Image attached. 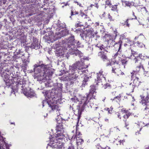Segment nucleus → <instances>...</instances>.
Segmentation results:
<instances>
[{
  "label": "nucleus",
  "mask_w": 149,
  "mask_h": 149,
  "mask_svg": "<svg viewBox=\"0 0 149 149\" xmlns=\"http://www.w3.org/2000/svg\"><path fill=\"white\" fill-rule=\"evenodd\" d=\"M58 124L57 125L54 137H50V141L48 144L49 146L54 148H61L62 147V139L65 137L63 134L64 132L63 123L61 120H56Z\"/></svg>",
  "instance_id": "f257e3e1"
},
{
  "label": "nucleus",
  "mask_w": 149,
  "mask_h": 149,
  "mask_svg": "<svg viewBox=\"0 0 149 149\" xmlns=\"http://www.w3.org/2000/svg\"><path fill=\"white\" fill-rule=\"evenodd\" d=\"M141 54H139L138 56L135 57L134 58L135 63L137 66L135 70L131 73L132 74L131 77L132 79H134V76L135 74L139 72L141 69L144 70L143 65L142 64V61L141 59Z\"/></svg>",
  "instance_id": "f03ea898"
},
{
  "label": "nucleus",
  "mask_w": 149,
  "mask_h": 149,
  "mask_svg": "<svg viewBox=\"0 0 149 149\" xmlns=\"http://www.w3.org/2000/svg\"><path fill=\"white\" fill-rule=\"evenodd\" d=\"M34 67L35 68H34L35 71H36L37 69H41V70L42 71V70L43 71V72L42 73L44 74H47L46 72H45V70H46L47 72H48L47 71L48 70L47 69V66L46 65H45L44 64H42L41 65H39V66H37V65H34Z\"/></svg>",
  "instance_id": "7ed1b4c3"
},
{
  "label": "nucleus",
  "mask_w": 149,
  "mask_h": 149,
  "mask_svg": "<svg viewBox=\"0 0 149 149\" xmlns=\"http://www.w3.org/2000/svg\"><path fill=\"white\" fill-rule=\"evenodd\" d=\"M140 81L138 77H136L134 79L133 82L131 83L130 85H132V91H133L134 89L136 86H138L140 84Z\"/></svg>",
  "instance_id": "20e7f679"
},
{
  "label": "nucleus",
  "mask_w": 149,
  "mask_h": 149,
  "mask_svg": "<svg viewBox=\"0 0 149 149\" xmlns=\"http://www.w3.org/2000/svg\"><path fill=\"white\" fill-rule=\"evenodd\" d=\"M141 100V103L144 106H149V96H143Z\"/></svg>",
  "instance_id": "39448f33"
},
{
  "label": "nucleus",
  "mask_w": 149,
  "mask_h": 149,
  "mask_svg": "<svg viewBox=\"0 0 149 149\" xmlns=\"http://www.w3.org/2000/svg\"><path fill=\"white\" fill-rule=\"evenodd\" d=\"M24 94L27 97H31L35 95V93L33 91L31 88H29L28 90H27V91Z\"/></svg>",
  "instance_id": "423d86ee"
},
{
  "label": "nucleus",
  "mask_w": 149,
  "mask_h": 149,
  "mask_svg": "<svg viewBox=\"0 0 149 149\" xmlns=\"http://www.w3.org/2000/svg\"><path fill=\"white\" fill-rule=\"evenodd\" d=\"M102 73L103 71L101 70L99 73H97V79H95V80L97 84L100 82L102 78L103 77L104 78V77H103V76L102 74Z\"/></svg>",
  "instance_id": "0eeeda50"
},
{
  "label": "nucleus",
  "mask_w": 149,
  "mask_h": 149,
  "mask_svg": "<svg viewBox=\"0 0 149 149\" xmlns=\"http://www.w3.org/2000/svg\"><path fill=\"white\" fill-rule=\"evenodd\" d=\"M138 38L139 40H144L145 39V38L142 34H140L139 36H136L134 39L136 40Z\"/></svg>",
  "instance_id": "6e6552de"
},
{
  "label": "nucleus",
  "mask_w": 149,
  "mask_h": 149,
  "mask_svg": "<svg viewBox=\"0 0 149 149\" xmlns=\"http://www.w3.org/2000/svg\"><path fill=\"white\" fill-rule=\"evenodd\" d=\"M83 142V140L79 136L77 137V143L78 145L81 144Z\"/></svg>",
  "instance_id": "1a4fd4ad"
},
{
  "label": "nucleus",
  "mask_w": 149,
  "mask_h": 149,
  "mask_svg": "<svg viewBox=\"0 0 149 149\" xmlns=\"http://www.w3.org/2000/svg\"><path fill=\"white\" fill-rule=\"evenodd\" d=\"M131 114L130 113H127V114H126L125 115H124L123 118H124V119L123 120L126 122V119L128 118V117L130 116V115Z\"/></svg>",
  "instance_id": "9d476101"
},
{
  "label": "nucleus",
  "mask_w": 149,
  "mask_h": 149,
  "mask_svg": "<svg viewBox=\"0 0 149 149\" xmlns=\"http://www.w3.org/2000/svg\"><path fill=\"white\" fill-rule=\"evenodd\" d=\"M108 18L110 21H113L116 19V18L111 16L110 14H108Z\"/></svg>",
  "instance_id": "9b49d317"
},
{
  "label": "nucleus",
  "mask_w": 149,
  "mask_h": 149,
  "mask_svg": "<svg viewBox=\"0 0 149 149\" xmlns=\"http://www.w3.org/2000/svg\"><path fill=\"white\" fill-rule=\"evenodd\" d=\"M102 54L101 56V57L104 61L106 59H107V56L105 54H104L103 53L102 54V52H100L99 53V55H100V54Z\"/></svg>",
  "instance_id": "f8f14e48"
},
{
  "label": "nucleus",
  "mask_w": 149,
  "mask_h": 149,
  "mask_svg": "<svg viewBox=\"0 0 149 149\" xmlns=\"http://www.w3.org/2000/svg\"><path fill=\"white\" fill-rule=\"evenodd\" d=\"M145 112L147 114L148 116V115L149 116V106H146L145 108Z\"/></svg>",
  "instance_id": "ddd939ff"
},
{
  "label": "nucleus",
  "mask_w": 149,
  "mask_h": 149,
  "mask_svg": "<svg viewBox=\"0 0 149 149\" xmlns=\"http://www.w3.org/2000/svg\"><path fill=\"white\" fill-rule=\"evenodd\" d=\"M51 108L53 110H55L56 109L57 110H59V108L58 106L56 105H53L51 107Z\"/></svg>",
  "instance_id": "4468645a"
},
{
  "label": "nucleus",
  "mask_w": 149,
  "mask_h": 149,
  "mask_svg": "<svg viewBox=\"0 0 149 149\" xmlns=\"http://www.w3.org/2000/svg\"><path fill=\"white\" fill-rule=\"evenodd\" d=\"M125 5L128 6H130L131 5V3H130L129 2L126 1L125 2Z\"/></svg>",
  "instance_id": "2eb2a0df"
},
{
  "label": "nucleus",
  "mask_w": 149,
  "mask_h": 149,
  "mask_svg": "<svg viewBox=\"0 0 149 149\" xmlns=\"http://www.w3.org/2000/svg\"><path fill=\"white\" fill-rule=\"evenodd\" d=\"M121 97V95H119L115 97L114 98V100H115L116 99H117L118 100H120Z\"/></svg>",
  "instance_id": "dca6fc26"
},
{
  "label": "nucleus",
  "mask_w": 149,
  "mask_h": 149,
  "mask_svg": "<svg viewBox=\"0 0 149 149\" xmlns=\"http://www.w3.org/2000/svg\"><path fill=\"white\" fill-rule=\"evenodd\" d=\"M128 19H127L126 21L125 22L124 24V25H126L128 27H129L130 26V24H128Z\"/></svg>",
  "instance_id": "f3484780"
},
{
  "label": "nucleus",
  "mask_w": 149,
  "mask_h": 149,
  "mask_svg": "<svg viewBox=\"0 0 149 149\" xmlns=\"http://www.w3.org/2000/svg\"><path fill=\"white\" fill-rule=\"evenodd\" d=\"M138 46L139 47H143V45L142 43H139V42H137Z\"/></svg>",
  "instance_id": "a211bd4d"
},
{
  "label": "nucleus",
  "mask_w": 149,
  "mask_h": 149,
  "mask_svg": "<svg viewBox=\"0 0 149 149\" xmlns=\"http://www.w3.org/2000/svg\"><path fill=\"white\" fill-rule=\"evenodd\" d=\"M119 142L120 145L122 144L123 145L124 143L125 142V140H120V141H119Z\"/></svg>",
  "instance_id": "6ab92c4d"
},
{
  "label": "nucleus",
  "mask_w": 149,
  "mask_h": 149,
  "mask_svg": "<svg viewBox=\"0 0 149 149\" xmlns=\"http://www.w3.org/2000/svg\"><path fill=\"white\" fill-rule=\"evenodd\" d=\"M80 15L81 16V17H84V18H86V15H85L84 13H81L80 14Z\"/></svg>",
  "instance_id": "aec40b11"
},
{
  "label": "nucleus",
  "mask_w": 149,
  "mask_h": 149,
  "mask_svg": "<svg viewBox=\"0 0 149 149\" xmlns=\"http://www.w3.org/2000/svg\"><path fill=\"white\" fill-rule=\"evenodd\" d=\"M105 12H103V13L102 14H101L100 15V17L102 18L103 17H105Z\"/></svg>",
  "instance_id": "412c9836"
},
{
  "label": "nucleus",
  "mask_w": 149,
  "mask_h": 149,
  "mask_svg": "<svg viewBox=\"0 0 149 149\" xmlns=\"http://www.w3.org/2000/svg\"><path fill=\"white\" fill-rule=\"evenodd\" d=\"M88 67L87 66H86V67H83V66H80L79 68V70H82L84 68H87Z\"/></svg>",
  "instance_id": "4be33fe9"
},
{
  "label": "nucleus",
  "mask_w": 149,
  "mask_h": 149,
  "mask_svg": "<svg viewBox=\"0 0 149 149\" xmlns=\"http://www.w3.org/2000/svg\"><path fill=\"white\" fill-rule=\"evenodd\" d=\"M129 125V123L128 122H125V127H126L127 129H129V127H127Z\"/></svg>",
  "instance_id": "5701e85b"
},
{
  "label": "nucleus",
  "mask_w": 149,
  "mask_h": 149,
  "mask_svg": "<svg viewBox=\"0 0 149 149\" xmlns=\"http://www.w3.org/2000/svg\"><path fill=\"white\" fill-rule=\"evenodd\" d=\"M74 2L75 3H77L78 5H79V6L81 7H83L81 3L77 2V1H74Z\"/></svg>",
  "instance_id": "b1692460"
},
{
  "label": "nucleus",
  "mask_w": 149,
  "mask_h": 149,
  "mask_svg": "<svg viewBox=\"0 0 149 149\" xmlns=\"http://www.w3.org/2000/svg\"><path fill=\"white\" fill-rule=\"evenodd\" d=\"M106 4L107 5H109L110 4V0H106L105 1Z\"/></svg>",
  "instance_id": "393cba45"
},
{
  "label": "nucleus",
  "mask_w": 149,
  "mask_h": 149,
  "mask_svg": "<svg viewBox=\"0 0 149 149\" xmlns=\"http://www.w3.org/2000/svg\"><path fill=\"white\" fill-rule=\"evenodd\" d=\"M117 116H118V118H119L120 119V118H121L120 114V113H119L118 112V113H117Z\"/></svg>",
  "instance_id": "a878e982"
},
{
  "label": "nucleus",
  "mask_w": 149,
  "mask_h": 149,
  "mask_svg": "<svg viewBox=\"0 0 149 149\" xmlns=\"http://www.w3.org/2000/svg\"><path fill=\"white\" fill-rule=\"evenodd\" d=\"M107 110L108 111L109 113H111L112 111L109 108H107Z\"/></svg>",
  "instance_id": "bb28decb"
},
{
  "label": "nucleus",
  "mask_w": 149,
  "mask_h": 149,
  "mask_svg": "<svg viewBox=\"0 0 149 149\" xmlns=\"http://www.w3.org/2000/svg\"><path fill=\"white\" fill-rule=\"evenodd\" d=\"M80 134V132L78 133V134H77V133H76V135L74 137V138H75V137L77 136V137H78V136Z\"/></svg>",
  "instance_id": "cd10ccee"
},
{
  "label": "nucleus",
  "mask_w": 149,
  "mask_h": 149,
  "mask_svg": "<svg viewBox=\"0 0 149 149\" xmlns=\"http://www.w3.org/2000/svg\"><path fill=\"white\" fill-rule=\"evenodd\" d=\"M47 103V102L46 101H43V102H42V105H43V107L44 106V103Z\"/></svg>",
  "instance_id": "c85d7f7f"
},
{
  "label": "nucleus",
  "mask_w": 149,
  "mask_h": 149,
  "mask_svg": "<svg viewBox=\"0 0 149 149\" xmlns=\"http://www.w3.org/2000/svg\"><path fill=\"white\" fill-rule=\"evenodd\" d=\"M104 149H110V148L109 147L107 146L104 148Z\"/></svg>",
  "instance_id": "c756f323"
},
{
  "label": "nucleus",
  "mask_w": 149,
  "mask_h": 149,
  "mask_svg": "<svg viewBox=\"0 0 149 149\" xmlns=\"http://www.w3.org/2000/svg\"><path fill=\"white\" fill-rule=\"evenodd\" d=\"M65 4V6H66L67 5H68V2H67L66 3H61V4Z\"/></svg>",
  "instance_id": "7c9ffc66"
},
{
  "label": "nucleus",
  "mask_w": 149,
  "mask_h": 149,
  "mask_svg": "<svg viewBox=\"0 0 149 149\" xmlns=\"http://www.w3.org/2000/svg\"><path fill=\"white\" fill-rule=\"evenodd\" d=\"M115 68H113L112 70V71L113 72H115Z\"/></svg>",
  "instance_id": "2f4dec72"
},
{
  "label": "nucleus",
  "mask_w": 149,
  "mask_h": 149,
  "mask_svg": "<svg viewBox=\"0 0 149 149\" xmlns=\"http://www.w3.org/2000/svg\"><path fill=\"white\" fill-rule=\"evenodd\" d=\"M95 24H96V25H97V26H98L99 25V23L98 22H96Z\"/></svg>",
  "instance_id": "473e14b6"
},
{
  "label": "nucleus",
  "mask_w": 149,
  "mask_h": 149,
  "mask_svg": "<svg viewBox=\"0 0 149 149\" xmlns=\"http://www.w3.org/2000/svg\"><path fill=\"white\" fill-rule=\"evenodd\" d=\"M105 121H106V122H108V121H109V120L108 119H105Z\"/></svg>",
  "instance_id": "72a5a7b5"
},
{
  "label": "nucleus",
  "mask_w": 149,
  "mask_h": 149,
  "mask_svg": "<svg viewBox=\"0 0 149 149\" xmlns=\"http://www.w3.org/2000/svg\"><path fill=\"white\" fill-rule=\"evenodd\" d=\"M3 1V4H5V0H2Z\"/></svg>",
  "instance_id": "f704fd0d"
},
{
  "label": "nucleus",
  "mask_w": 149,
  "mask_h": 149,
  "mask_svg": "<svg viewBox=\"0 0 149 149\" xmlns=\"http://www.w3.org/2000/svg\"><path fill=\"white\" fill-rule=\"evenodd\" d=\"M123 111L125 112V113H127V111L125 110H123Z\"/></svg>",
  "instance_id": "c9c22d12"
},
{
  "label": "nucleus",
  "mask_w": 149,
  "mask_h": 149,
  "mask_svg": "<svg viewBox=\"0 0 149 149\" xmlns=\"http://www.w3.org/2000/svg\"><path fill=\"white\" fill-rule=\"evenodd\" d=\"M95 7L97 8H98V6L97 4H96Z\"/></svg>",
  "instance_id": "e433bc0d"
},
{
  "label": "nucleus",
  "mask_w": 149,
  "mask_h": 149,
  "mask_svg": "<svg viewBox=\"0 0 149 149\" xmlns=\"http://www.w3.org/2000/svg\"><path fill=\"white\" fill-rule=\"evenodd\" d=\"M12 93H13L14 94H15V92L13 90L12 91Z\"/></svg>",
  "instance_id": "4c0bfd02"
},
{
  "label": "nucleus",
  "mask_w": 149,
  "mask_h": 149,
  "mask_svg": "<svg viewBox=\"0 0 149 149\" xmlns=\"http://www.w3.org/2000/svg\"><path fill=\"white\" fill-rule=\"evenodd\" d=\"M130 87L132 89V85H130Z\"/></svg>",
  "instance_id": "58836bf2"
},
{
  "label": "nucleus",
  "mask_w": 149,
  "mask_h": 149,
  "mask_svg": "<svg viewBox=\"0 0 149 149\" xmlns=\"http://www.w3.org/2000/svg\"><path fill=\"white\" fill-rule=\"evenodd\" d=\"M134 55H133V56H132V55H131V57H130V58H131L132 59V58H133V57H134Z\"/></svg>",
  "instance_id": "ea45409f"
},
{
  "label": "nucleus",
  "mask_w": 149,
  "mask_h": 149,
  "mask_svg": "<svg viewBox=\"0 0 149 149\" xmlns=\"http://www.w3.org/2000/svg\"><path fill=\"white\" fill-rule=\"evenodd\" d=\"M127 149H134V148H127Z\"/></svg>",
  "instance_id": "a19ab883"
},
{
  "label": "nucleus",
  "mask_w": 149,
  "mask_h": 149,
  "mask_svg": "<svg viewBox=\"0 0 149 149\" xmlns=\"http://www.w3.org/2000/svg\"><path fill=\"white\" fill-rule=\"evenodd\" d=\"M110 109L112 111L113 109V108H112V107H111L110 108Z\"/></svg>",
  "instance_id": "79ce46f5"
},
{
  "label": "nucleus",
  "mask_w": 149,
  "mask_h": 149,
  "mask_svg": "<svg viewBox=\"0 0 149 149\" xmlns=\"http://www.w3.org/2000/svg\"><path fill=\"white\" fill-rule=\"evenodd\" d=\"M94 5H92V4H91V5H90V7H92Z\"/></svg>",
  "instance_id": "37998d69"
},
{
  "label": "nucleus",
  "mask_w": 149,
  "mask_h": 149,
  "mask_svg": "<svg viewBox=\"0 0 149 149\" xmlns=\"http://www.w3.org/2000/svg\"><path fill=\"white\" fill-rule=\"evenodd\" d=\"M116 129L117 130H118V131H119L120 130H119V129L118 128H117Z\"/></svg>",
  "instance_id": "c03bdc74"
},
{
  "label": "nucleus",
  "mask_w": 149,
  "mask_h": 149,
  "mask_svg": "<svg viewBox=\"0 0 149 149\" xmlns=\"http://www.w3.org/2000/svg\"><path fill=\"white\" fill-rule=\"evenodd\" d=\"M73 12L72 11L71 12V15H73Z\"/></svg>",
  "instance_id": "a18cd8bd"
},
{
  "label": "nucleus",
  "mask_w": 149,
  "mask_h": 149,
  "mask_svg": "<svg viewBox=\"0 0 149 149\" xmlns=\"http://www.w3.org/2000/svg\"><path fill=\"white\" fill-rule=\"evenodd\" d=\"M121 47V44H120V46H119V48L120 49V48Z\"/></svg>",
  "instance_id": "49530a36"
},
{
  "label": "nucleus",
  "mask_w": 149,
  "mask_h": 149,
  "mask_svg": "<svg viewBox=\"0 0 149 149\" xmlns=\"http://www.w3.org/2000/svg\"><path fill=\"white\" fill-rule=\"evenodd\" d=\"M76 14H78V12H76Z\"/></svg>",
  "instance_id": "de8ad7c7"
},
{
  "label": "nucleus",
  "mask_w": 149,
  "mask_h": 149,
  "mask_svg": "<svg viewBox=\"0 0 149 149\" xmlns=\"http://www.w3.org/2000/svg\"><path fill=\"white\" fill-rule=\"evenodd\" d=\"M121 73L122 75H123L124 74V73L123 72H122Z\"/></svg>",
  "instance_id": "09e8293b"
},
{
  "label": "nucleus",
  "mask_w": 149,
  "mask_h": 149,
  "mask_svg": "<svg viewBox=\"0 0 149 149\" xmlns=\"http://www.w3.org/2000/svg\"><path fill=\"white\" fill-rule=\"evenodd\" d=\"M127 45L126 44H124V45L125 46H126Z\"/></svg>",
  "instance_id": "8fccbe9b"
},
{
  "label": "nucleus",
  "mask_w": 149,
  "mask_h": 149,
  "mask_svg": "<svg viewBox=\"0 0 149 149\" xmlns=\"http://www.w3.org/2000/svg\"><path fill=\"white\" fill-rule=\"evenodd\" d=\"M146 149H149V147H148L147 148H146Z\"/></svg>",
  "instance_id": "3c124183"
},
{
  "label": "nucleus",
  "mask_w": 149,
  "mask_h": 149,
  "mask_svg": "<svg viewBox=\"0 0 149 149\" xmlns=\"http://www.w3.org/2000/svg\"><path fill=\"white\" fill-rule=\"evenodd\" d=\"M74 138V136H73L72 138V139H72V138Z\"/></svg>",
  "instance_id": "603ef678"
},
{
  "label": "nucleus",
  "mask_w": 149,
  "mask_h": 149,
  "mask_svg": "<svg viewBox=\"0 0 149 149\" xmlns=\"http://www.w3.org/2000/svg\"><path fill=\"white\" fill-rule=\"evenodd\" d=\"M147 58L149 59V56L147 57Z\"/></svg>",
  "instance_id": "864d4df0"
},
{
  "label": "nucleus",
  "mask_w": 149,
  "mask_h": 149,
  "mask_svg": "<svg viewBox=\"0 0 149 149\" xmlns=\"http://www.w3.org/2000/svg\"><path fill=\"white\" fill-rule=\"evenodd\" d=\"M133 15H134V13H133Z\"/></svg>",
  "instance_id": "5fc2aeb1"
},
{
  "label": "nucleus",
  "mask_w": 149,
  "mask_h": 149,
  "mask_svg": "<svg viewBox=\"0 0 149 149\" xmlns=\"http://www.w3.org/2000/svg\"><path fill=\"white\" fill-rule=\"evenodd\" d=\"M100 49L101 50H102V48H100Z\"/></svg>",
  "instance_id": "6e6d98bb"
},
{
  "label": "nucleus",
  "mask_w": 149,
  "mask_h": 149,
  "mask_svg": "<svg viewBox=\"0 0 149 149\" xmlns=\"http://www.w3.org/2000/svg\"><path fill=\"white\" fill-rule=\"evenodd\" d=\"M135 18L136 19V17L135 16Z\"/></svg>",
  "instance_id": "4d7b16f0"
},
{
  "label": "nucleus",
  "mask_w": 149,
  "mask_h": 149,
  "mask_svg": "<svg viewBox=\"0 0 149 149\" xmlns=\"http://www.w3.org/2000/svg\"><path fill=\"white\" fill-rule=\"evenodd\" d=\"M72 132L73 133H74V131H72Z\"/></svg>",
  "instance_id": "13d9d810"
},
{
  "label": "nucleus",
  "mask_w": 149,
  "mask_h": 149,
  "mask_svg": "<svg viewBox=\"0 0 149 149\" xmlns=\"http://www.w3.org/2000/svg\"><path fill=\"white\" fill-rule=\"evenodd\" d=\"M41 71H39V72H40Z\"/></svg>",
  "instance_id": "bf43d9fd"
},
{
  "label": "nucleus",
  "mask_w": 149,
  "mask_h": 149,
  "mask_svg": "<svg viewBox=\"0 0 149 149\" xmlns=\"http://www.w3.org/2000/svg\"><path fill=\"white\" fill-rule=\"evenodd\" d=\"M148 64H149V62Z\"/></svg>",
  "instance_id": "052dcab7"
}]
</instances>
